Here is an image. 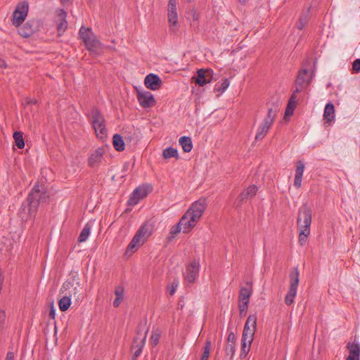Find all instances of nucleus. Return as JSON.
I'll return each instance as SVG.
<instances>
[{"instance_id": "1", "label": "nucleus", "mask_w": 360, "mask_h": 360, "mask_svg": "<svg viewBox=\"0 0 360 360\" xmlns=\"http://www.w3.org/2000/svg\"><path fill=\"white\" fill-rule=\"evenodd\" d=\"M49 199V195L44 185L37 183L29 193L26 200L21 205L19 210L21 217L24 218L25 214L30 217L34 216L39 206L46 202Z\"/></svg>"}, {"instance_id": "2", "label": "nucleus", "mask_w": 360, "mask_h": 360, "mask_svg": "<svg viewBox=\"0 0 360 360\" xmlns=\"http://www.w3.org/2000/svg\"><path fill=\"white\" fill-rule=\"evenodd\" d=\"M207 207L205 198L195 201L179 221L184 233L189 232L201 218Z\"/></svg>"}, {"instance_id": "3", "label": "nucleus", "mask_w": 360, "mask_h": 360, "mask_svg": "<svg viewBox=\"0 0 360 360\" xmlns=\"http://www.w3.org/2000/svg\"><path fill=\"white\" fill-rule=\"evenodd\" d=\"M311 224V210L307 205L302 206L298 212L297 225L300 229L299 243L304 245L308 236L310 234V226Z\"/></svg>"}, {"instance_id": "4", "label": "nucleus", "mask_w": 360, "mask_h": 360, "mask_svg": "<svg viewBox=\"0 0 360 360\" xmlns=\"http://www.w3.org/2000/svg\"><path fill=\"white\" fill-rule=\"evenodd\" d=\"M257 317L256 314H250L245 322L241 340V350L246 356L250 350L254 335L257 328Z\"/></svg>"}, {"instance_id": "5", "label": "nucleus", "mask_w": 360, "mask_h": 360, "mask_svg": "<svg viewBox=\"0 0 360 360\" xmlns=\"http://www.w3.org/2000/svg\"><path fill=\"white\" fill-rule=\"evenodd\" d=\"M153 230L154 226L153 223L150 221L144 222L132 238L127 247V252L131 251L134 252L136 251L153 234Z\"/></svg>"}, {"instance_id": "6", "label": "nucleus", "mask_w": 360, "mask_h": 360, "mask_svg": "<svg viewBox=\"0 0 360 360\" xmlns=\"http://www.w3.org/2000/svg\"><path fill=\"white\" fill-rule=\"evenodd\" d=\"M278 111V106L276 105H274L272 107L269 108L266 116L258 127L257 132L255 135L256 140H262L265 137L274 122Z\"/></svg>"}, {"instance_id": "7", "label": "nucleus", "mask_w": 360, "mask_h": 360, "mask_svg": "<svg viewBox=\"0 0 360 360\" xmlns=\"http://www.w3.org/2000/svg\"><path fill=\"white\" fill-rule=\"evenodd\" d=\"M90 118L97 136L100 139L105 137L107 134L105 119L101 111L97 108H93L91 109Z\"/></svg>"}, {"instance_id": "8", "label": "nucleus", "mask_w": 360, "mask_h": 360, "mask_svg": "<svg viewBox=\"0 0 360 360\" xmlns=\"http://www.w3.org/2000/svg\"><path fill=\"white\" fill-rule=\"evenodd\" d=\"M147 334L148 329H146L142 325L138 326L137 336L134 339L131 347L133 352L132 360H136L141 355L146 343Z\"/></svg>"}, {"instance_id": "9", "label": "nucleus", "mask_w": 360, "mask_h": 360, "mask_svg": "<svg viewBox=\"0 0 360 360\" xmlns=\"http://www.w3.org/2000/svg\"><path fill=\"white\" fill-rule=\"evenodd\" d=\"M300 273L297 267H295L290 273V287L285 296V303L288 306L293 304L295 297L297 295V288L300 282Z\"/></svg>"}, {"instance_id": "10", "label": "nucleus", "mask_w": 360, "mask_h": 360, "mask_svg": "<svg viewBox=\"0 0 360 360\" xmlns=\"http://www.w3.org/2000/svg\"><path fill=\"white\" fill-rule=\"evenodd\" d=\"M29 4L27 1L19 3L13 13L12 23L15 27H19L27 15Z\"/></svg>"}, {"instance_id": "11", "label": "nucleus", "mask_w": 360, "mask_h": 360, "mask_svg": "<svg viewBox=\"0 0 360 360\" xmlns=\"http://www.w3.org/2000/svg\"><path fill=\"white\" fill-rule=\"evenodd\" d=\"M200 264L197 260H193L186 267L184 272L185 281L189 283H194L198 277Z\"/></svg>"}, {"instance_id": "12", "label": "nucleus", "mask_w": 360, "mask_h": 360, "mask_svg": "<svg viewBox=\"0 0 360 360\" xmlns=\"http://www.w3.org/2000/svg\"><path fill=\"white\" fill-rule=\"evenodd\" d=\"M137 100L143 108H149L156 103L153 95L148 91L137 90Z\"/></svg>"}, {"instance_id": "13", "label": "nucleus", "mask_w": 360, "mask_h": 360, "mask_svg": "<svg viewBox=\"0 0 360 360\" xmlns=\"http://www.w3.org/2000/svg\"><path fill=\"white\" fill-rule=\"evenodd\" d=\"M105 153V148L100 147L93 151L88 159V165L90 167L94 168L99 166L103 159V155Z\"/></svg>"}, {"instance_id": "14", "label": "nucleus", "mask_w": 360, "mask_h": 360, "mask_svg": "<svg viewBox=\"0 0 360 360\" xmlns=\"http://www.w3.org/2000/svg\"><path fill=\"white\" fill-rule=\"evenodd\" d=\"M39 22L37 20H29L22 27L18 28V33L20 36L27 38L32 35L38 29Z\"/></svg>"}, {"instance_id": "15", "label": "nucleus", "mask_w": 360, "mask_h": 360, "mask_svg": "<svg viewBox=\"0 0 360 360\" xmlns=\"http://www.w3.org/2000/svg\"><path fill=\"white\" fill-rule=\"evenodd\" d=\"M79 35L84 43L86 48L98 40L91 29L89 27L85 28L84 26H82L79 29Z\"/></svg>"}, {"instance_id": "16", "label": "nucleus", "mask_w": 360, "mask_h": 360, "mask_svg": "<svg viewBox=\"0 0 360 360\" xmlns=\"http://www.w3.org/2000/svg\"><path fill=\"white\" fill-rule=\"evenodd\" d=\"M148 190L146 186H139L136 188L129 200V204L131 205H135L139 203V202L143 198H146L148 195Z\"/></svg>"}, {"instance_id": "17", "label": "nucleus", "mask_w": 360, "mask_h": 360, "mask_svg": "<svg viewBox=\"0 0 360 360\" xmlns=\"http://www.w3.org/2000/svg\"><path fill=\"white\" fill-rule=\"evenodd\" d=\"M213 77V71L212 70L200 69L197 71L195 82L200 86L211 82Z\"/></svg>"}, {"instance_id": "18", "label": "nucleus", "mask_w": 360, "mask_h": 360, "mask_svg": "<svg viewBox=\"0 0 360 360\" xmlns=\"http://www.w3.org/2000/svg\"><path fill=\"white\" fill-rule=\"evenodd\" d=\"M252 292L251 282H247L245 286H241L238 295V303H250V297Z\"/></svg>"}, {"instance_id": "19", "label": "nucleus", "mask_w": 360, "mask_h": 360, "mask_svg": "<svg viewBox=\"0 0 360 360\" xmlns=\"http://www.w3.org/2000/svg\"><path fill=\"white\" fill-rule=\"evenodd\" d=\"M144 84L148 89L155 91L160 89L162 80L157 75L150 73L146 77Z\"/></svg>"}, {"instance_id": "20", "label": "nucleus", "mask_w": 360, "mask_h": 360, "mask_svg": "<svg viewBox=\"0 0 360 360\" xmlns=\"http://www.w3.org/2000/svg\"><path fill=\"white\" fill-rule=\"evenodd\" d=\"M257 191L258 188L255 185L248 187L238 195L236 200L237 205H240L245 200L252 198L257 194Z\"/></svg>"}, {"instance_id": "21", "label": "nucleus", "mask_w": 360, "mask_h": 360, "mask_svg": "<svg viewBox=\"0 0 360 360\" xmlns=\"http://www.w3.org/2000/svg\"><path fill=\"white\" fill-rule=\"evenodd\" d=\"M349 355L346 360H360V345L357 342H349L347 344Z\"/></svg>"}, {"instance_id": "22", "label": "nucleus", "mask_w": 360, "mask_h": 360, "mask_svg": "<svg viewBox=\"0 0 360 360\" xmlns=\"http://www.w3.org/2000/svg\"><path fill=\"white\" fill-rule=\"evenodd\" d=\"M167 18L170 30L173 32H176L179 26L176 8L167 9Z\"/></svg>"}, {"instance_id": "23", "label": "nucleus", "mask_w": 360, "mask_h": 360, "mask_svg": "<svg viewBox=\"0 0 360 360\" xmlns=\"http://www.w3.org/2000/svg\"><path fill=\"white\" fill-rule=\"evenodd\" d=\"M311 81V75L309 70L307 69H302L299 71L295 80V84L300 86L307 87Z\"/></svg>"}, {"instance_id": "24", "label": "nucleus", "mask_w": 360, "mask_h": 360, "mask_svg": "<svg viewBox=\"0 0 360 360\" xmlns=\"http://www.w3.org/2000/svg\"><path fill=\"white\" fill-rule=\"evenodd\" d=\"M304 170V164L302 161H298L295 169V175L294 180V186L300 188L302 185V175Z\"/></svg>"}, {"instance_id": "25", "label": "nucleus", "mask_w": 360, "mask_h": 360, "mask_svg": "<svg viewBox=\"0 0 360 360\" xmlns=\"http://www.w3.org/2000/svg\"><path fill=\"white\" fill-rule=\"evenodd\" d=\"M335 119V107L332 103H328L324 108L323 120L325 124H330Z\"/></svg>"}, {"instance_id": "26", "label": "nucleus", "mask_w": 360, "mask_h": 360, "mask_svg": "<svg viewBox=\"0 0 360 360\" xmlns=\"http://www.w3.org/2000/svg\"><path fill=\"white\" fill-rule=\"evenodd\" d=\"M115 299L113 301V307H118L124 300V288L119 285L115 290Z\"/></svg>"}, {"instance_id": "27", "label": "nucleus", "mask_w": 360, "mask_h": 360, "mask_svg": "<svg viewBox=\"0 0 360 360\" xmlns=\"http://www.w3.org/2000/svg\"><path fill=\"white\" fill-rule=\"evenodd\" d=\"M179 144L185 153H189L193 148L192 140L189 136H181L179 140Z\"/></svg>"}, {"instance_id": "28", "label": "nucleus", "mask_w": 360, "mask_h": 360, "mask_svg": "<svg viewBox=\"0 0 360 360\" xmlns=\"http://www.w3.org/2000/svg\"><path fill=\"white\" fill-rule=\"evenodd\" d=\"M112 143L115 149L119 152L123 151L125 148L124 140L120 134H114L112 137Z\"/></svg>"}, {"instance_id": "29", "label": "nucleus", "mask_w": 360, "mask_h": 360, "mask_svg": "<svg viewBox=\"0 0 360 360\" xmlns=\"http://www.w3.org/2000/svg\"><path fill=\"white\" fill-rule=\"evenodd\" d=\"M104 48V45L97 40L90 46H89L86 49L89 51L91 53L96 54V55H100L103 53Z\"/></svg>"}, {"instance_id": "30", "label": "nucleus", "mask_w": 360, "mask_h": 360, "mask_svg": "<svg viewBox=\"0 0 360 360\" xmlns=\"http://www.w3.org/2000/svg\"><path fill=\"white\" fill-rule=\"evenodd\" d=\"M91 230V224L89 222H88L84 225V228L80 232V234L78 237V241L79 243L85 242L90 235Z\"/></svg>"}, {"instance_id": "31", "label": "nucleus", "mask_w": 360, "mask_h": 360, "mask_svg": "<svg viewBox=\"0 0 360 360\" xmlns=\"http://www.w3.org/2000/svg\"><path fill=\"white\" fill-rule=\"evenodd\" d=\"M162 157L165 159H169L171 158H174L176 159L179 158L178 150L173 147H168L164 149L162 151Z\"/></svg>"}, {"instance_id": "32", "label": "nucleus", "mask_w": 360, "mask_h": 360, "mask_svg": "<svg viewBox=\"0 0 360 360\" xmlns=\"http://www.w3.org/2000/svg\"><path fill=\"white\" fill-rule=\"evenodd\" d=\"M297 103V97L294 95H291L290 100L288 103V106L285 109V115H292L293 114L295 105Z\"/></svg>"}, {"instance_id": "33", "label": "nucleus", "mask_w": 360, "mask_h": 360, "mask_svg": "<svg viewBox=\"0 0 360 360\" xmlns=\"http://www.w3.org/2000/svg\"><path fill=\"white\" fill-rule=\"evenodd\" d=\"M13 136L16 146L19 149L23 148L25 147V141L22 136V132L16 131L13 133Z\"/></svg>"}, {"instance_id": "34", "label": "nucleus", "mask_w": 360, "mask_h": 360, "mask_svg": "<svg viewBox=\"0 0 360 360\" xmlns=\"http://www.w3.org/2000/svg\"><path fill=\"white\" fill-rule=\"evenodd\" d=\"M71 304V299L68 296H64L58 302V306L61 311H67Z\"/></svg>"}, {"instance_id": "35", "label": "nucleus", "mask_w": 360, "mask_h": 360, "mask_svg": "<svg viewBox=\"0 0 360 360\" xmlns=\"http://www.w3.org/2000/svg\"><path fill=\"white\" fill-rule=\"evenodd\" d=\"M229 85H230V81L229 79L226 78L224 79L222 83L216 84L214 91L219 92L220 94H222L227 89V88L229 86Z\"/></svg>"}, {"instance_id": "36", "label": "nucleus", "mask_w": 360, "mask_h": 360, "mask_svg": "<svg viewBox=\"0 0 360 360\" xmlns=\"http://www.w3.org/2000/svg\"><path fill=\"white\" fill-rule=\"evenodd\" d=\"M211 341L207 340L205 342V347L203 348V353L201 356L200 360H208L210 352V348H211Z\"/></svg>"}, {"instance_id": "37", "label": "nucleus", "mask_w": 360, "mask_h": 360, "mask_svg": "<svg viewBox=\"0 0 360 360\" xmlns=\"http://www.w3.org/2000/svg\"><path fill=\"white\" fill-rule=\"evenodd\" d=\"M61 15H63V19L60 21V22L58 25V30L59 32H64L68 28V22L65 19L66 16V13L63 10H60Z\"/></svg>"}, {"instance_id": "38", "label": "nucleus", "mask_w": 360, "mask_h": 360, "mask_svg": "<svg viewBox=\"0 0 360 360\" xmlns=\"http://www.w3.org/2000/svg\"><path fill=\"white\" fill-rule=\"evenodd\" d=\"M160 332L158 330L152 332L150 341L153 346H155L159 342Z\"/></svg>"}, {"instance_id": "39", "label": "nucleus", "mask_w": 360, "mask_h": 360, "mask_svg": "<svg viewBox=\"0 0 360 360\" xmlns=\"http://www.w3.org/2000/svg\"><path fill=\"white\" fill-rule=\"evenodd\" d=\"M236 352L235 344H227L225 349L226 355L229 356L230 359H233Z\"/></svg>"}, {"instance_id": "40", "label": "nucleus", "mask_w": 360, "mask_h": 360, "mask_svg": "<svg viewBox=\"0 0 360 360\" xmlns=\"http://www.w3.org/2000/svg\"><path fill=\"white\" fill-rule=\"evenodd\" d=\"M249 304L238 303L239 314L240 317L246 315Z\"/></svg>"}, {"instance_id": "41", "label": "nucleus", "mask_w": 360, "mask_h": 360, "mask_svg": "<svg viewBox=\"0 0 360 360\" xmlns=\"http://www.w3.org/2000/svg\"><path fill=\"white\" fill-rule=\"evenodd\" d=\"M181 229L182 228L179 224V223L172 226L169 231V234L171 235V237L174 238L176 234H178L181 231Z\"/></svg>"}, {"instance_id": "42", "label": "nucleus", "mask_w": 360, "mask_h": 360, "mask_svg": "<svg viewBox=\"0 0 360 360\" xmlns=\"http://www.w3.org/2000/svg\"><path fill=\"white\" fill-rule=\"evenodd\" d=\"M189 18H192V20L193 21H197L198 20L199 18H200V15L199 13L197 12L196 10L195 9H192L190 13H189Z\"/></svg>"}, {"instance_id": "43", "label": "nucleus", "mask_w": 360, "mask_h": 360, "mask_svg": "<svg viewBox=\"0 0 360 360\" xmlns=\"http://www.w3.org/2000/svg\"><path fill=\"white\" fill-rule=\"evenodd\" d=\"M6 312L4 310H0V328H3L6 322Z\"/></svg>"}, {"instance_id": "44", "label": "nucleus", "mask_w": 360, "mask_h": 360, "mask_svg": "<svg viewBox=\"0 0 360 360\" xmlns=\"http://www.w3.org/2000/svg\"><path fill=\"white\" fill-rule=\"evenodd\" d=\"M352 69L355 72L360 71V58L356 59L352 64Z\"/></svg>"}, {"instance_id": "45", "label": "nucleus", "mask_w": 360, "mask_h": 360, "mask_svg": "<svg viewBox=\"0 0 360 360\" xmlns=\"http://www.w3.org/2000/svg\"><path fill=\"white\" fill-rule=\"evenodd\" d=\"M227 344L236 345V335L233 332H230L227 337Z\"/></svg>"}, {"instance_id": "46", "label": "nucleus", "mask_w": 360, "mask_h": 360, "mask_svg": "<svg viewBox=\"0 0 360 360\" xmlns=\"http://www.w3.org/2000/svg\"><path fill=\"white\" fill-rule=\"evenodd\" d=\"M178 286V283L173 282L172 285L168 287V291L170 295H173Z\"/></svg>"}, {"instance_id": "47", "label": "nucleus", "mask_w": 360, "mask_h": 360, "mask_svg": "<svg viewBox=\"0 0 360 360\" xmlns=\"http://www.w3.org/2000/svg\"><path fill=\"white\" fill-rule=\"evenodd\" d=\"M304 89H305V87H304V86H300L298 84H295V89L294 90L292 95H294L295 96H296V94L301 92Z\"/></svg>"}, {"instance_id": "48", "label": "nucleus", "mask_w": 360, "mask_h": 360, "mask_svg": "<svg viewBox=\"0 0 360 360\" xmlns=\"http://www.w3.org/2000/svg\"><path fill=\"white\" fill-rule=\"evenodd\" d=\"M176 8V0H169L168 4V9Z\"/></svg>"}, {"instance_id": "49", "label": "nucleus", "mask_w": 360, "mask_h": 360, "mask_svg": "<svg viewBox=\"0 0 360 360\" xmlns=\"http://www.w3.org/2000/svg\"><path fill=\"white\" fill-rule=\"evenodd\" d=\"M6 360H14V353L8 352L6 354Z\"/></svg>"}, {"instance_id": "50", "label": "nucleus", "mask_w": 360, "mask_h": 360, "mask_svg": "<svg viewBox=\"0 0 360 360\" xmlns=\"http://www.w3.org/2000/svg\"><path fill=\"white\" fill-rule=\"evenodd\" d=\"M4 282V275L0 272V290L2 289V285Z\"/></svg>"}, {"instance_id": "51", "label": "nucleus", "mask_w": 360, "mask_h": 360, "mask_svg": "<svg viewBox=\"0 0 360 360\" xmlns=\"http://www.w3.org/2000/svg\"><path fill=\"white\" fill-rule=\"evenodd\" d=\"M49 316L51 319H54L55 318V310H54L53 307H52L51 309V310H50Z\"/></svg>"}, {"instance_id": "52", "label": "nucleus", "mask_w": 360, "mask_h": 360, "mask_svg": "<svg viewBox=\"0 0 360 360\" xmlns=\"http://www.w3.org/2000/svg\"><path fill=\"white\" fill-rule=\"evenodd\" d=\"M240 358H242V359L245 357V356H244L243 351H242V350H241V352H240Z\"/></svg>"}, {"instance_id": "53", "label": "nucleus", "mask_w": 360, "mask_h": 360, "mask_svg": "<svg viewBox=\"0 0 360 360\" xmlns=\"http://www.w3.org/2000/svg\"><path fill=\"white\" fill-rule=\"evenodd\" d=\"M36 101H28V103H35Z\"/></svg>"}, {"instance_id": "54", "label": "nucleus", "mask_w": 360, "mask_h": 360, "mask_svg": "<svg viewBox=\"0 0 360 360\" xmlns=\"http://www.w3.org/2000/svg\"><path fill=\"white\" fill-rule=\"evenodd\" d=\"M1 66V67H4V68H6V64H5V63H4V64H2Z\"/></svg>"}, {"instance_id": "55", "label": "nucleus", "mask_w": 360, "mask_h": 360, "mask_svg": "<svg viewBox=\"0 0 360 360\" xmlns=\"http://www.w3.org/2000/svg\"><path fill=\"white\" fill-rule=\"evenodd\" d=\"M302 27H303V26H302V25H300V26H299V29H300V30H302Z\"/></svg>"}, {"instance_id": "56", "label": "nucleus", "mask_w": 360, "mask_h": 360, "mask_svg": "<svg viewBox=\"0 0 360 360\" xmlns=\"http://www.w3.org/2000/svg\"><path fill=\"white\" fill-rule=\"evenodd\" d=\"M61 1H62L63 3H65V2L68 1V0H61Z\"/></svg>"}]
</instances>
